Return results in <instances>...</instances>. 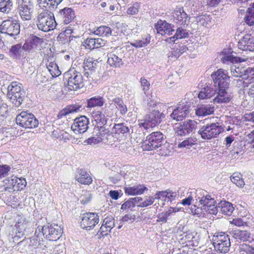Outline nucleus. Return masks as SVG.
<instances>
[{"instance_id":"nucleus-1","label":"nucleus","mask_w":254,"mask_h":254,"mask_svg":"<svg viewBox=\"0 0 254 254\" xmlns=\"http://www.w3.org/2000/svg\"><path fill=\"white\" fill-rule=\"evenodd\" d=\"M211 77L215 87V97L213 99L214 103H229L233 97L232 93L228 92L229 77L222 69L213 72Z\"/></svg>"},{"instance_id":"nucleus-2","label":"nucleus","mask_w":254,"mask_h":254,"mask_svg":"<svg viewBox=\"0 0 254 254\" xmlns=\"http://www.w3.org/2000/svg\"><path fill=\"white\" fill-rule=\"evenodd\" d=\"M165 118L163 113H160L158 110H153L147 114L143 120L138 121L139 131H142L143 134L148 132L153 127L161 123L162 119Z\"/></svg>"},{"instance_id":"nucleus-3","label":"nucleus","mask_w":254,"mask_h":254,"mask_svg":"<svg viewBox=\"0 0 254 254\" xmlns=\"http://www.w3.org/2000/svg\"><path fill=\"white\" fill-rule=\"evenodd\" d=\"M215 250L219 253L226 254L229 251L231 242L229 236L223 232H216L212 238Z\"/></svg>"},{"instance_id":"nucleus-4","label":"nucleus","mask_w":254,"mask_h":254,"mask_svg":"<svg viewBox=\"0 0 254 254\" xmlns=\"http://www.w3.org/2000/svg\"><path fill=\"white\" fill-rule=\"evenodd\" d=\"M197 127V123L193 120H188L176 124L174 127L175 134L178 140H182L183 137L192 134Z\"/></svg>"},{"instance_id":"nucleus-5","label":"nucleus","mask_w":254,"mask_h":254,"mask_svg":"<svg viewBox=\"0 0 254 254\" xmlns=\"http://www.w3.org/2000/svg\"><path fill=\"white\" fill-rule=\"evenodd\" d=\"M22 84L13 81L7 87V96L10 101L15 107H19L22 104L25 97V92L22 90Z\"/></svg>"},{"instance_id":"nucleus-6","label":"nucleus","mask_w":254,"mask_h":254,"mask_svg":"<svg viewBox=\"0 0 254 254\" xmlns=\"http://www.w3.org/2000/svg\"><path fill=\"white\" fill-rule=\"evenodd\" d=\"M164 135L160 131H154L148 135L141 142L143 150H153L160 147L164 141Z\"/></svg>"},{"instance_id":"nucleus-7","label":"nucleus","mask_w":254,"mask_h":254,"mask_svg":"<svg viewBox=\"0 0 254 254\" xmlns=\"http://www.w3.org/2000/svg\"><path fill=\"white\" fill-rule=\"evenodd\" d=\"M223 131V128L218 123L207 124L200 126L198 134L204 140H209L217 137Z\"/></svg>"},{"instance_id":"nucleus-8","label":"nucleus","mask_w":254,"mask_h":254,"mask_svg":"<svg viewBox=\"0 0 254 254\" xmlns=\"http://www.w3.org/2000/svg\"><path fill=\"white\" fill-rule=\"evenodd\" d=\"M56 25L54 14L51 15L48 12H44L38 15L37 26L39 30L49 32L54 29Z\"/></svg>"},{"instance_id":"nucleus-9","label":"nucleus","mask_w":254,"mask_h":254,"mask_svg":"<svg viewBox=\"0 0 254 254\" xmlns=\"http://www.w3.org/2000/svg\"><path fill=\"white\" fill-rule=\"evenodd\" d=\"M17 125L25 128H33L37 127L39 121L35 116L27 111H22L16 117Z\"/></svg>"},{"instance_id":"nucleus-10","label":"nucleus","mask_w":254,"mask_h":254,"mask_svg":"<svg viewBox=\"0 0 254 254\" xmlns=\"http://www.w3.org/2000/svg\"><path fill=\"white\" fill-rule=\"evenodd\" d=\"M20 24L16 21L6 20L0 25V33L15 39L20 33Z\"/></svg>"},{"instance_id":"nucleus-11","label":"nucleus","mask_w":254,"mask_h":254,"mask_svg":"<svg viewBox=\"0 0 254 254\" xmlns=\"http://www.w3.org/2000/svg\"><path fill=\"white\" fill-rule=\"evenodd\" d=\"M247 58H241L233 55L231 49H224L221 53H218L215 59V62L225 64L230 63L231 64H238L246 62Z\"/></svg>"},{"instance_id":"nucleus-12","label":"nucleus","mask_w":254,"mask_h":254,"mask_svg":"<svg viewBox=\"0 0 254 254\" xmlns=\"http://www.w3.org/2000/svg\"><path fill=\"white\" fill-rule=\"evenodd\" d=\"M68 77L67 88L69 90H76L83 86L81 74L74 70L70 69L66 74Z\"/></svg>"},{"instance_id":"nucleus-13","label":"nucleus","mask_w":254,"mask_h":254,"mask_svg":"<svg viewBox=\"0 0 254 254\" xmlns=\"http://www.w3.org/2000/svg\"><path fill=\"white\" fill-rule=\"evenodd\" d=\"M42 235L49 241H57L61 236L63 231L57 225L40 226Z\"/></svg>"},{"instance_id":"nucleus-14","label":"nucleus","mask_w":254,"mask_h":254,"mask_svg":"<svg viewBox=\"0 0 254 254\" xmlns=\"http://www.w3.org/2000/svg\"><path fill=\"white\" fill-rule=\"evenodd\" d=\"M34 4L31 0H19L18 10L21 18L29 20L32 18Z\"/></svg>"},{"instance_id":"nucleus-15","label":"nucleus","mask_w":254,"mask_h":254,"mask_svg":"<svg viewBox=\"0 0 254 254\" xmlns=\"http://www.w3.org/2000/svg\"><path fill=\"white\" fill-rule=\"evenodd\" d=\"M15 224L12 228L11 236L14 235V240L18 241L19 239L24 235V231L27 227L28 222L25 218L21 215H18L15 218Z\"/></svg>"},{"instance_id":"nucleus-16","label":"nucleus","mask_w":254,"mask_h":254,"mask_svg":"<svg viewBox=\"0 0 254 254\" xmlns=\"http://www.w3.org/2000/svg\"><path fill=\"white\" fill-rule=\"evenodd\" d=\"M99 219L98 214L88 212L82 216L80 226L83 229H91L99 223Z\"/></svg>"},{"instance_id":"nucleus-17","label":"nucleus","mask_w":254,"mask_h":254,"mask_svg":"<svg viewBox=\"0 0 254 254\" xmlns=\"http://www.w3.org/2000/svg\"><path fill=\"white\" fill-rule=\"evenodd\" d=\"M89 123V119L85 116H81L74 120L71 129L76 134L84 133L88 128Z\"/></svg>"},{"instance_id":"nucleus-18","label":"nucleus","mask_w":254,"mask_h":254,"mask_svg":"<svg viewBox=\"0 0 254 254\" xmlns=\"http://www.w3.org/2000/svg\"><path fill=\"white\" fill-rule=\"evenodd\" d=\"M173 21L180 26L187 25L190 22L188 14L183 7L176 8L172 13Z\"/></svg>"},{"instance_id":"nucleus-19","label":"nucleus","mask_w":254,"mask_h":254,"mask_svg":"<svg viewBox=\"0 0 254 254\" xmlns=\"http://www.w3.org/2000/svg\"><path fill=\"white\" fill-rule=\"evenodd\" d=\"M44 42V39L33 34H31L27 40L24 44V49L29 53L35 51L40 47Z\"/></svg>"},{"instance_id":"nucleus-20","label":"nucleus","mask_w":254,"mask_h":254,"mask_svg":"<svg viewBox=\"0 0 254 254\" xmlns=\"http://www.w3.org/2000/svg\"><path fill=\"white\" fill-rule=\"evenodd\" d=\"M198 199L200 204L202 205L201 209L207 208L212 204L216 203L214 198L212 197L208 193L204 190H196Z\"/></svg>"},{"instance_id":"nucleus-21","label":"nucleus","mask_w":254,"mask_h":254,"mask_svg":"<svg viewBox=\"0 0 254 254\" xmlns=\"http://www.w3.org/2000/svg\"><path fill=\"white\" fill-rule=\"evenodd\" d=\"M189 113V107L186 105H179L173 110L170 114L171 118L176 121H181L185 119Z\"/></svg>"},{"instance_id":"nucleus-22","label":"nucleus","mask_w":254,"mask_h":254,"mask_svg":"<svg viewBox=\"0 0 254 254\" xmlns=\"http://www.w3.org/2000/svg\"><path fill=\"white\" fill-rule=\"evenodd\" d=\"M238 46L243 51H254V37L245 35L238 42Z\"/></svg>"},{"instance_id":"nucleus-23","label":"nucleus","mask_w":254,"mask_h":254,"mask_svg":"<svg viewBox=\"0 0 254 254\" xmlns=\"http://www.w3.org/2000/svg\"><path fill=\"white\" fill-rule=\"evenodd\" d=\"M155 27L157 33L160 34L162 36L172 35L173 33L175 31L173 29V26L165 21H158L155 24Z\"/></svg>"},{"instance_id":"nucleus-24","label":"nucleus","mask_w":254,"mask_h":254,"mask_svg":"<svg viewBox=\"0 0 254 254\" xmlns=\"http://www.w3.org/2000/svg\"><path fill=\"white\" fill-rule=\"evenodd\" d=\"M106 41L99 38L90 37L87 38L83 43L86 49L92 50L99 48L105 45Z\"/></svg>"},{"instance_id":"nucleus-25","label":"nucleus","mask_w":254,"mask_h":254,"mask_svg":"<svg viewBox=\"0 0 254 254\" xmlns=\"http://www.w3.org/2000/svg\"><path fill=\"white\" fill-rule=\"evenodd\" d=\"M65 24H68L74 19L75 14L74 10L69 7H65L60 10L57 15Z\"/></svg>"},{"instance_id":"nucleus-26","label":"nucleus","mask_w":254,"mask_h":254,"mask_svg":"<svg viewBox=\"0 0 254 254\" xmlns=\"http://www.w3.org/2000/svg\"><path fill=\"white\" fill-rule=\"evenodd\" d=\"M28 53H29L28 51L24 49V45L21 46V44H18L12 46L9 51L10 57L14 59H18L25 58V55Z\"/></svg>"},{"instance_id":"nucleus-27","label":"nucleus","mask_w":254,"mask_h":254,"mask_svg":"<svg viewBox=\"0 0 254 254\" xmlns=\"http://www.w3.org/2000/svg\"><path fill=\"white\" fill-rule=\"evenodd\" d=\"M214 106L210 104H201L195 109V114L199 117H204L213 114Z\"/></svg>"},{"instance_id":"nucleus-28","label":"nucleus","mask_w":254,"mask_h":254,"mask_svg":"<svg viewBox=\"0 0 254 254\" xmlns=\"http://www.w3.org/2000/svg\"><path fill=\"white\" fill-rule=\"evenodd\" d=\"M63 0H38L39 7L45 11H50L55 10L58 5Z\"/></svg>"},{"instance_id":"nucleus-29","label":"nucleus","mask_w":254,"mask_h":254,"mask_svg":"<svg viewBox=\"0 0 254 254\" xmlns=\"http://www.w3.org/2000/svg\"><path fill=\"white\" fill-rule=\"evenodd\" d=\"M75 178L80 184L87 185L91 184L93 181L89 173L83 169H78Z\"/></svg>"},{"instance_id":"nucleus-30","label":"nucleus","mask_w":254,"mask_h":254,"mask_svg":"<svg viewBox=\"0 0 254 254\" xmlns=\"http://www.w3.org/2000/svg\"><path fill=\"white\" fill-rule=\"evenodd\" d=\"M147 188L143 185H134L132 187H126L125 192L128 195H135L142 194Z\"/></svg>"},{"instance_id":"nucleus-31","label":"nucleus","mask_w":254,"mask_h":254,"mask_svg":"<svg viewBox=\"0 0 254 254\" xmlns=\"http://www.w3.org/2000/svg\"><path fill=\"white\" fill-rule=\"evenodd\" d=\"M82 109V105L79 103L70 105L62 110L58 114V117L60 118L62 116H66L69 114L80 112Z\"/></svg>"},{"instance_id":"nucleus-32","label":"nucleus","mask_w":254,"mask_h":254,"mask_svg":"<svg viewBox=\"0 0 254 254\" xmlns=\"http://www.w3.org/2000/svg\"><path fill=\"white\" fill-rule=\"evenodd\" d=\"M231 234L233 238L238 242L248 241L251 236V233L249 231L239 229L233 231Z\"/></svg>"},{"instance_id":"nucleus-33","label":"nucleus","mask_w":254,"mask_h":254,"mask_svg":"<svg viewBox=\"0 0 254 254\" xmlns=\"http://www.w3.org/2000/svg\"><path fill=\"white\" fill-rule=\"evenodd\" d=\"M218 209L219 211L222 213L230 216L233 213L234 207L231 203L226 200H222L218 203Z\"/></svg>"},{"instance_id":"nucleus-34","label":"nucleus","mask_w":254,"mask_h":254,"mask_svg":"<svg viewBox=\"0 0 254 254\" xmlns=\"http://www.w3.org/2000/svg\"><path fill=\"white\" fill-rule=\"evenodd\" d=\"M215 87L207 86L199 91L198 94V97L199 99H209L215 96Z\"/></svg>"},{"instance_id":"nucleus-35","label":"nucleus","mask_w":254,"mask_h":254,"mask_svg":"<svg viewBox=\"0 0 254 254\" xmlns=\"http://www.w3.org/2000/svg\"><path fill=\"white\" fill-rule=\"evenodd\" d=\"M105 103L104 98L100 96H96L87 100V106L88 108L101 107Z\"/></svg>"},{"instance_id":"nucleus-36","label":"nucleus","mask_w":254,"mask_h":254,"mask_svg":"<svg viewBox=\"0 0 254 254\" xmlns=\"http://www.w3.org/2000/svg\"><path fill=\"white\" fill-rule=\"evenodd\" d=\"M183 27L180 26L178 27L175 34L169 38V39H167L166 41L170 42L169 41L170 40L172 42H174L177 39L188 38L189 37V32L186 29L183 28Z\"/></svg>"},{"instance_id":"nucleus-37","label":"nucleus","mask_w":254,"mask_h":254,"mask_svg":"<svg viewBox=\"0 0 254 254\" xmlns=\"http://www.w3.org/2000/svg\"><path fill=\"white\" fill-rule=\"evenodd\" d=\"M42 233L41 231V227L38 226L36 229L35 235L30 238L29 245L32 246H36L41 244L43 241Z\"/></svg>"},{"instance_id":"nucleus-38","label":"nucleus","mask_w":254,"mask_h":254,"mask_svg":"<svg viewBox=\"0 0 254 254\" xmlns=\"http://www.w3.org/2000/svg\"><path fill=\"white\" fill-rule=\"evenodd\" d=\"M233 64L230 68L231 74L233 76L235 77H240L244 78V73L246 72V68L243 66V64Z\"/></svg>"},{"instance_id":"nucleus-39","label":"nucleus","mask_w":254,"mask_h":254,"mask_svg":"<svg viewBox=\"0 0 254 254\" xmlns=\"http://www.w3.org/2000/svg\"><path fill=\"white\" fill-rule=\"evenodd\" d=\"M195 139L191 137H187L182 141H176V144H177L179 148H186L190 149L193 145L195 144Z\"/></svg>"},{"instance_id":"nucleus-40","label":"nucleus","mask_w":254,"mask_h":254,"mask_svg":"<svg viewBox=\"0 0 254 254\" xmlns=\"http://www.w3.org/2000/svg\"><path fill=\"white\" fill-rule=\"evenodd\" d=\"M92 116L97 123L100 126H104L107 123V119L101 111L93 112Z\"/></svg>"},{"instance_id":"nucleus-41","label":"nucleus","mask_w":254,"mask_h":254,"mask_svg":"<svg viewBox=\"0 0 254 254\" xmlns=\"http://www.w3.org/2000/svg\"><path fill=\"white\" fill-rule=\"evenodd\" d=\"M247 24L252 26L254 24V2L247 9V14L245 18Z\"/></svg>"},{"instance_id":"nucleus-42","label":"nucleus","mask_w":254,"mask_h":254,"mask_svg":"<svg viewBox=\"0 0 254 254\" xmlns=\"http://www.w3.org/2000/svg\"><path fill=\"white\" fill-rule=\"evenodd\" d=\"M94 34L99 36L109 37L112 34V30L109 26H101L94 31Z\"/></svg>"},{"instance_id":"nucleus-43","label":"nucleus","mask_w":254,"mask_h":254,"mask_svg":"<svg viewBox=\"0 0 254 254\" xmlns=\"http://www.w3.org/2000/svg\"><path fill=\"white\" fill-rule=\"evenodd\" d=\"M232 182L239 188H243L245 185V182L242 179V175L239 173L235 172L230 177Z\"/></svg>"},{"instance_id":"nucleus-44","label":"nucleus","mask_w":254,"mask_h":254,"mask_svg":"<svg viewBox=\"0 0 254 254\" xmlns=\"http://www.w3.org/2000/svg\"><path fill=\"white\" fill-rule=\"evenodd\" d=\"M97 130L98 132L96 133V135L97 137L101 138V142L105 140H108V136L110 135L109 130L105 129L102 126H101L100 127L98 126Z\"/></svg>"},{"instance_id":"nucleus-45","label":"nucleus","mask_w":254,"mask_h":254,"mask_svg":"<svg viewBox=\"0 0 254 254\" xmlns=\"http://www.w3.org/2000/svg\"><path fill=\"white\" fill-rule=\"evenodd\" d=\"M115 132L117 134H125L129 132V127L126 123L115 124L114 126Z\"/></svg>"},{"instance_id":"nucleus-46","label":"nucleus","mask_w":254,"mask_h":254,"mask_svg":"<svg viewBox=\"0 0 254 254\" xmlns=\"http://www.w3.org/2000/svg\"><path fill=\"white\" fill-rule=\"evenodd\" d=\"M196 235V233L194 232H189L186 233L184 238L186 242L189 243V245L197 246L198 243Z\"/></svg>"},{"instance_id":"nucleus-47","label":"nucleus","mask_w":254,"mask_h":254,"mask_svg":"<svg viewBox=\"0 0 254 254\" xmlns=\"http://www.w3.org/2000/svg\"><path fill=\"white\" fill-rule=\"evenodd\" d=\"M47 70L53 77H57L60 75L62 71L60 70L58 64H46Z\"/></svg>"},{"instance_id":"nucleus-48","label":"nucleus","mask_w":254,"mask_h":254,"mask_svg":"<svg viewBox=\"0 0 254 254\" xmlns=\"http://www.w3.org/2000/svg\"><path fill=\"white\" fill-rule=\"evenodd\" d=\"M12 6V3L10 0H0V11L8 13Z\"/></svg>"},{"instance_id":"nucleus-49","label":"nucleus","mask_w":254,"mask_h":254,"mask_svg":"<svg viewBox=\"0 0 254 254\" xmlns=\"http://www.w3.org/2000/svg\"><path fill=\"white\" fill-rule=\"evenodd\" d=\"M150 36H148L145 38H142V40H136L135 42L130 43V45L136 48L144 47L150 43Z\"/></svg>"},{"instance_id":"nucleus-50","label":"nucleus","mask_w":254,"mask_h":254,"mask_svg":"<svg viewBox=\"0 0 254 254\" xmlns=\"http://www.w3.org/2000/svg\"><path fill=\"white\" fill-rule=\"evenodd\" d=\"M115 105L110 104L109 105H105L104 108H102V111L105 118L111 117L114 114V109Z\"/></svg>"},{"instance_id":"nucleus-51","label":"nucleus","mask_w":254,"mask_h":254,"mask_svg":"<svg viewBox=\"0 0 254 254\" xmlns=\"http://www.w3.org/2000/svg\"><path fill=\"white\" fill-rule=\"evenodd\" d=\"M243 79L249 84L254 82V68H247Z\"/></svg>"},{"instance_id":"nucleus-52","label":"nucleus","mask_w":254,"mask_h":254,"mask_svg":"<svg viewBox=\"0 0 254 254\" xmlns=\"http://www.w3.org/2000/svg\"><path fill=\"white\" fill-rule=\"evenodd\" d=\"M140 2H135L131 6L127 8V14L129 15L137 14L139 12V10L140 8Z\"/></svg>"},{"instance_id":"nucleus-53","label":"nucleus","mask_w":254,"mask_h":254,"mask_svg":"<svg viewBox=\"0 0 254 254\" xmlns=\"http://www.w3.org/2000/svg\"><path fill=\"white\" fill-rule=\"evenodd\" d=\"M92 196V194L89 191L83 190L80 198L81 203L82 204L88 203L90 201Z\"/></svg>"},{"instance_id":"nucleus-54","label":"nucleus","mask_w":254,"mask_h":254,"mask_svg":"<svg viewBox=\"0 0 254 254\" xmlns=\"http://www.w3.org/2000/svg\"><path fill=\"white\" fill-rule=\"evenodd\" d=\"M10 167L7 165H0V180L6 177L10 171Z\"/></svg>"},{"instance_id":"nucleus-55","label":"nucleus","mask_w":254,"mask_h":254,"mask_svg":"<svg viewBox=\"0 0 254 254\" xmlns=\"http://www.w3.org/2000/svg\"><path fill=\"white\" fill-rule=\"evenodd\" d=\"M239 251L240 253L244 252L246 254H254V247L248 245L242 244L239 246Z\"/></svg>"},{"instance_id":"nucleus-56","label":"nucleus","mask_w":254,"mask_h":254,"mask_svg":"<svg viewBox=\"0 0 254 254\" xmlns=\"http://www.w3.org/2000/svg\"><path fill=\"white\" fill-rule=\"evenodd\" d=\"M102 223L104 224V225L107 226L108 228L112 229L115 226L114 218L111 216H107L103 219Z\"/></svg>"},{"instance_id":"nucleus-57","label":"nucleus","mask_w":254,"mask_h":254,"mask_svg":"<svg viewBox=\"0 0 254 254\" xmlns=\"http://www.w3.org/2000/svg\"><path fill=\"white\" fill-rule=\"evenodd\" d=\"M233 85L239 88L242 89L248 86V82L241 79H234L232 81Z\"/></svg>"},{"instance_id":"nucleus-58","label":"nucleus","mask_w":254,"mask_h":254,"mask_svg":"<svg viewBox=\"0 0 254 254\" xmlns=\"http://www.w3.org/2000/svg\"><path fill=\"white\" fill-rule=\"evenodd\" d=\"M155 198L153 196L146 197L145 200H142L139 205V207H146L151 205L154 202Z\"/></svg>"},{"instance_id":"nucleus-59","label":"nucleus","mask_w":254,"mask_h":254,"mask_svg":"<svg viewBox=\"0 0 254 254\" xmlns=\"http://www.w3.org/2000/svg\"><path fill=\"white\" fill-rule=\"evenodd\" d=\"M121 60V59L113 53L108 55L107 64H119Z\"/></svg>"},{"instance_id":"nucleus-60","label":"nucleus","mask_w":254,"mask_h":254,"mask_svg":"<svg viewBox=\"0 0 254 254\" xmlns=\"http://www.w3.org/2000/svg\"><path fill=\"white\" fill-rule=\"evenodd\" d=\"M168 190L165 191H160L156 193L154 198L157 199H161L163 201L168 200Z\"/></svg>"},{"instance_id":"nucleus-61","label":"nucleus","mask_w":254,"mask_h":254,"mask_svg":"<svg viewBox=\"0 0 254 254\" xmlns=\"http://www.w3.org/2000/svg\"><path fill=\"white\" fill-rule=\"evenodd\" d=\"M196 21L201 25L207 27L208 24L209 17L204 15H200L196 18Z\"/></svg>"},{"instance_id":"nucleus-62","label":"nucleus","mask_w":254,"mask_h":254,"mask_svg":"<svg viewBox=\"0 0 254 254\" xmlns=\"http://www.w3.org/2000/svg\"><path fill=\"white\" fill-rule=\"evenodd\" d=\"M95 65L96 64H85L84 66H83L85 71V75L88 77L89 74H92V72L95 71L96 68Z\"/></svg>"},{"instance_id":"nucleus-63","label":"nucleus","mask_w":254,"mask_h":254,"mask_svg":"<svg viewBox=\"0 0 254 254\" xmlns=\"http://www.w3.org/2000/svg\"><path fill=\"white\" fill-rule=\"evenodd\" d=\"M49 78L45 75L44 71L42 73L37 74L36 76V81L38 84L44 83L48 81Z\"/></svg>"},{"instance_id":"nucleus-64","label":"nucleus","mask_w":254,"mask_h":254,"mask_svg":"<svg viewBox=\"0 0 254 254\" xmlns=\"http://www.w3.org/2000/svg\"><path fill=\"white\" fill-rule=\"evenodd\" d=\"M101 138H98L96 136H92L88 138L87 139L84 141L85 144H90L91 145H95L100 142H101Z\"/></svg>"}]
</instances>
